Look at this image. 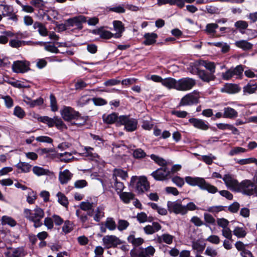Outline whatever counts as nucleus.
<instances>
[{"label":"nucleus","mask_w":257,"mask_h":257,"mask_svg":"<svg viewBox=\"0 0 257 257\" xmlns=\"http://www.w3.org/2000/svg\"><path fill=\"white\" fill-rule=\"evenodd\" d=\"M226 187L232 191H237L239 183L231 175H225L222 178Z\"/></svg>","instance_id":"nucleus-11"},{"label":"nucleus","mask_w":257,"mask_h":257,"mask_svg":"<svg viewBox=\"0 0 257 257\" xmlns=\"http://www.w3.org/2000/svg\"><path fill=\"white\" fill-rule=\"evenodd\" d=\"M238 115V112L233 108L230 107H225L223 109V117L234 118Z\"/></svg>","instance_id":"nucleus-31"},{"label":"nucleus","mask_w":257,"mask_h":257,"mask_svg":"<svg viewBox=\"0 0 257 257\" xmlns=\"http://www.w3.org/2000/svg\"><path fill=\"white\" fill-rule=\"evenodd\" d=\"M138 122L137 119L130 117V115H122L119 116L118 125H123L124 130L128 132L136 131Z\"/></svg>","instance_id":"nucleus-3"},{"label":"nucleus","mask_w":257,"mask_h":257,"mask_svg":"<svg viewBox=\"0 0 257 257\" xmlns=\"http://www.w3.org/2000/svg\"><path fill=\"white\" fill-rule=\"evenodd\" d=\"M192 248L196 254L201 253L205 249V244L200 240L193 241L192 244Z\"/></svg>","instance_id":"nucleus-29"},{"label":"nucleus","mask_w":257,"mask_h":257,"mask_svg":"<svg viewBox=\"0 0 257 257\" xmlns=\"http://www.w3.org/2000/svg\"><path fill=\"white\" fill-rule=\"evenodd\" d=\"M146 155V153L142 149H136L133 151V156L135 159H143L144 158Z\"/></svg>","instance_id":"nucleus-55"},{"label":"nucleus","mask_w":257,"mask_h":257,"mask_svg":"<svg viewBox=\"0 0 257 257\" xmlns=\"http://www.w3.org/2000/svg\"><path fill=\"white\" fill-rule=\"evenodd\" d=\"M144 38L145 40L143 42V44L149 46L156 43L158 35L155 33H147L145 34Z\"/></svg>","instance_id":"nucleus-21"},{"label":"nucleus","mask_w":257,"mask_h":257,"mask_svg":"<svg viewBox=\"0 0 257 257\" xmlns=\"http://www.w3.org/2000/svg\"><path fill=\"white\" fill-rule=\"evenodd\" d=\"M200 189L206 190L211 194H215L218 191L217 187L207 182L204 179L200 186Z\"/></svg>","instance_id":"nucleus-30"},{"label":"nucleus","mask_w":257,"mask_h":257,"mask_svg":"<svg viewBox=\"0 0 257 257\" xmlns=\"http://www.w3.org/2000/svg\"><path fill=\"white\" fill-rule=\"evenodd\" d=\"M37 199L36 193L31 190H30L27 196V201L30 204H34Z\"/></svg>","instance_id":"nucleus-58"},{"label":"nucleus","mask_w":257,"mask_h":257,"mask_svg":"<svg viewBox=\"0 0 257 257\" xmlns=\"http://www.w3.org/2000/svg\"><path fill=\"white\" fill-rule=\"evenodd\" d=\"M199 159L207 165H211L213 163V161L216 159V157L212 154H209L208 155L202 156Z\"/></svg>","instance_id":"nucleus-49"},{"label":"nucleus","mask_w":257,"mask_h":257,"mask_svg":"<svg viewBox=\"0 0 257 257\" xmlns=\"http://www.w3.org/2000/svg\"><path fill=\"white\" fill-rule=\"evenodd\" d=\"M170 170L166 166L162 167L151 173V176L157 181H163L168 178Z\"/></svg>","instance_id":"nucleus-10"},{"label":"nucleus","mask_w":257,"mask_h":257,"mask_svg":"<svg viewBox=\"0 0 257 257\" xmlns=\"http://www.w3.org/2000/svg\"><path fill=\"white\" fill-rule=\"evenodd\" d=\"M14 36V33L10 31H5L2 32V34L0 35V44H6L8 42L9 39L12 38Z\"/></svg>","instance_id":"nucleus-33"},{"label":"nucleus","mask_w":257,"mask_h":257,"mask_svg":"<svg viewBox=\"0 0 257 257\" xmlns=\"http://www.w3.org/2000/svg\"><path fill=\"white\" fill-rule=\"evenodd\" d=\"M216 126L218 128L221 130H230L232 131L233 134H237L238 132V130L232 124L223 123H216Z\"/></svg>","instance_id":"nucleus-37"},{"label":"nucleus","mask_w":257,"mask_h":257,"mask_svg":"<svg viewBox=\"0 0 257 257\" xmlns=\"http://www.w3.org/2000/svg\"><path fill=\"white\" fill-rule=\"evenodd\" d=\"M13 114L20 119H23L26 116L25 111L19 106H16L14 108Z\"/></svg>","instance_id":"nucleus-47"},{"label":"nucleus","mask_w":257,"mask_h":257,"mask_svg":"<svg viewBox=\"0 0 257 257\" xmlns=\"http://www.w3.org/2000/svg\"><path fill=\"white\" fill-rule=\"evenodd\" d=\"M96 206V203L90 202L88 200H87L85 201L81 202L79 207L80 208V210L81 211L90 212V211L93 210V208Z\"/></svg>","instance_id":"nucleus-27"},{"label":"nucleus","mask_w":257,"mask_h":257,"mask_svg":"<svg viewBox=\"0 0 257 257\" xmlns=\"http://www.w3.org/2000/svg\"><path fill=\"white\" fill-rule=\"evenodd\" d=\"M167 207L170 213H174L176 214L185 215L186 214V209L185 206L183 205L178 201H170L167 202Z\"/></svg>","instance_id":"nucleus-8"},{"label":"nucleus","mask_w":257,"mask_h":257,"mask_svg":"<svg viewBox=\"0 0 257 257\" xmlns=\"http://www.w3.org/2000/svg\"><path fill=\"white\" fill-rule=\"evenodd\" d=\"M0 98L4 100L5 104L7 108H11L14 105L13 99L9 95H0Z\"/></svg>","instance_id":"nucleus-54"},{"label":"nucleus","mask_w":257,"mask_h":257,"mask_svg":"<svg viewBox=\"0 0 257 257\" xmlns=\"http://www.w3.org/2000/svg\"><path fill=\"white\" fill-rule=\"evenodd\" d=\"M86 22V17L80 15L72 18L69 19L67 20V24L70 26H77L79 29L82 28V23Z\"/></svg>","instance_id":"nucleus-14"},{"label":"nucleus","mask_w":257,"mask_h":257,"mask_svg":"<svg viewBox=\"0 0 257 257\" xmlns=\"http://www.w3.org/2000/svg\"><path fill=\"white\" fill-rule=\"evenodd\" d=\"M105 207L103 205H100L93 210H92L93 213V218L96 222H99L100 220L104 216Z\"/></svg>","instance_id":"nucleus-19"},{"label":"nucleus","mask_w":257,"mask_h":257,"mask_svg":"<svg viewBox=\"0 0 257 257\" xmlns=\"http://www.w3.org/2000/svg\"><path fill=\"white\" fill-rule=\"evenodd\" d=\"M27 42L24 41H20L17 39H11L9 42V45L13 48H18L23 45H25Z\"/></svg>","instance_id":"nucleus-56"},{"label":"nucleus","mask_w":257,"mask_h":257,"mask_svg":"<svg viewBox=\"0 0 257 257\" xmlns=\"http://www.w3.org/2000/svg\"><path fill=\"white\" fill-rule=\"evenodd\" d=\"M2 224L3 225H8L11 227H14L17 224V222L11 217L3 216L2 218Z\"/></svg>","instance_id":"nucleus-43"},{"label":"nucleus","mask_w":257,"mask_h":257,"mask_svg":"<svg viewBox=\"0 0 257 257\" xmlns=\"http://www.w3.org/2000/svg\"><path fill=\"white\" fill-rule=\"evenodd\" d=\"M76 215L78 218L79 221L82 223V225L84 226V227L87 228L88 226L87 223L88 222L89 219L88 216H92L93 213L92 212H88L86 213L80 209H77L76 211Z\"/></svg>","instance_id":"nucleus-13"},{"label":"nucleus","mask_w":257,"mask_h":257,"mask_svg":"<svg viewBox=\"0 0 257 257\" xmlns=\"http://www.w3.org/2000/svg\"><path fill=\"white\" fill-rule=\"evenodd\" d=\"M172 181L178 187L181 188L184 184V179L179 177L175 176L172 178Z\"/></svg>","instance_id":"nucleus-63"},{"label":"nucleus","mask_w":257,"mask_h":257,"mask_svg":"<svg viewBox=\"0 0 257 257\" xmlns=\"http://www.w3.org/2000/svg\"><path fill=\"white\" fill-rule=\"evenodd\" d=\"M129 225L130 223L127 221L123 219H119L118 221V224L116 227L118 230L121 231L126 229Z\"/></svg>","instance_id":"nucleus-59"},{"label":"nucleus","mask_w":257,"mask_h":257,"mask_svg":"<svg viewBox=\"0 0 257 257\" xmlns=\"http://www.w3.org/2000/svg\"><path fill=\"white\" fill-rule=\"evenodd\" d=\"M12 68L13 71L16 73H24L29 69L28 66L26 63L20 61L14 62Z\"/></svg>","instance_id":"nucleus-15"},{"label":"nucleus","mask_w":257,"mask_h":257,"mask_svg":"<svg viewBox=\"0 0 257 257\" xmlns=\"http://www.w3.org/2000/svg\"><path fill=\"white\" fill-rule=\"evenodd\" d=\"M127 241L135 246H138L142 244L144 242V240L142 238H135L134 234H130L127 237Z\"/></svg>","instance_id":"nucleus-40"},{"label":"nucleus","mask_w":257,"mask_h":257,"mask_svg":"<svg viewBox=\"0 0 257 257\" xmlns=\"http://www.w3.org/2000/svg\"><path fill=\"white\" fill-rule=\"evenodd\" d=\"M113 176L115 179H116L117 177H119L123 180H126L128 178L127 172L120 169H115L113 172Z\"/></svg>","instance_id":"nucleus-42"},{"label":"nucleus","mask_w":257,"mask_h":257,"mask_svg":"<svg viewBox=\"0 0 257 257\" xmlns=\"http://www.w3.org/2000/svg\"><path fill=\"white\" fill-rule=\"evenodd\" d=\"M73 223L69 220L64 221V225L62 227V231L65 233H68L73 229Z\"/></svg>","instance_id":"nucleus-53"},{"label":"nucleus","mask_w":257,"mask_h":257,"mask_svg":"<svg viewBox=\"0 0 257 257\" xmlns=\"http://www.w3.org/2000/svg\"><path fill=\"white\" fill-rule=\"evenodd\" d=\"M162 84L169 89L176 90L177 80L172 77H167L163 79Z\"/></svg>","instance_id":"nucleus-26"},{"label":"nucleus","mask_w":257,"mask_h":257,"mask_svg":"<svg viewBox=\"0 0 257 257\" xmlns=\"http://www.w3.org/2000/svg\"><path fill=\"white\" fill-rule=\"evenodd\" d=\"M196 85V81L189 77L183 78L177 80L176 90L186 91L191 89Z\"/></svg>","instance_id":"nucleus-7"},{"label":"nucleus","mask_w":257,"mask_h":257,"mask_svg":"<svg viewBox=\"0 0 257 257\" xmlns=\"http://www.w3.org/2000/svg\"><path fill=\"white\" fill-rule=\"evenodd\" d=\"M200 98L199 92L194 90L184 96L179 103L180 106H188L196 104L199 103Z\"/></svg>","instance_id":"nucleus-5"},{"label":"nucleus","mask_w":257,"mask_h":257,"mask_svg":"<svg viewBox=\"0 0 257 257\" xmlns=\"http://www.w3.org/2000/svg\"><path fill=\"white\" fill-rule=\"evenodd\" d=\"M86 156L89 157L91 160H94L98 157V155L93 152L94 149L89 147H86L84 148Z\"/></svg>","instance_id":"nucleus-51"},{"label":"nucleus","mask_w":257,"mask_h":257,"mask_svg":"<svg viewBox=\"0 0 257 257\" xmlns=\"http://www.w3.org/2000/svg\"><path fill=\"white\" fill-rule=\"evenodd\" d=\"M233 234L238 238H243L246 235L245 229L243 227H235L233 230Z\"/></svg>","instance_id":"nucleus-44"},{"label":"nucleus","mask_w":257,"mask_h":257,"mask_svg":"<svg viewBox=\"0 0 257 257\" xmlns=\"http://www.w3.org/2000/svg\"><path fill=\"white\" fill-rule=\"evenodd\" d=\"M230 69L232 70L233 77L235 76L236 78H240L244 70L243 66L241 65H237L235 68H231Z\"/></svg>","instance_id":"nucleus-50"},{"label":"nucleus","mask_w":257,"mask_h":257,"mask_svg":"<svg viewBox=\"0 0 257 257\" xmlns=\"http://www.w3.org/2000/svg\"><path fill=\"white\" fill-rule=\"evenodd\" d=\"M241 88L238 85L232 83L226 84L223 88H221V91L222 92H226L228 93L233 94L239 92Z\"/></svg>","instance_id":"nucleus-20"},{"label":"nucleus","mask_w":257,"mask_h":257,"mask_svg":"<svg viewBox=\"0 0 257 257\" xmlns=\"http://www.w3.org/2000/svg\"><path fill=\"white\" fill-rule=\"evenodd\" d=\"M131 183L134 185L136 183V189L138 193H143L149 190L150 184L145 176H133L131 178Z\"/></svg>","instance_id":"nucleus-4"},{"label":"nucleus","mask_w":257,"mask_h":257,"mask_svg":"<svg viewBox=\"0 0 257 257\" xmlns=\"http://www.w3.org/2000/svg\"><path fill=\"white\" fill-rule=\"evenodd\" d=\"M105 225L110 231L114 230L117 227L116 223L113 218L107 217L105 222Z\"/></svg>","instance_id":"nucleus-45"},{"label":"nucleus","mask_w":257,"mask_h":257,"mask_svg":"<svg viewBox=\"0 0 257 257\" xmlns=\"http://www.w3.org/2000/svg\"><path fill=\"white\" fill-rule=\"evenodd\" d=\"M73 174L69 170L65 169L59 173V181L61 184H67L73 177Z\"/></svg>","instance_id":"nucleus-17"},{"label":"nucleus","mask_w":257,"mask_h":257,"mask_svg":"<svg viewBox=\"0 0 257 257\" xmlns=\"http://www.w3.org/2000/svg\"><path fill=\"white\" fill-rule=\"evenodd\" d=\"M37 119L39 121L46 123L49 127L54 126L55 117L51 118L47 116H39L37 117Z\"/></svg>","instance_id":"nucleus-41"},{"label":"nucleus","mask_w":257,"mask_h":257,"mask_svg":"<svg viewBox=\"0 0 257 257\" xmlns=\"http://www.w3.org/2000/svg\"><path fill=\"white\" fill-rule=\"evenodd\" d=\"M174 238L173 235L168 233H164L161 235H157L156 240L159 243L164 242L167 244H171L172 243Z\"/></svg>","instance_id":"nucleus-22"},{"label":"nucleus","mask_w":257,"mask_h":257,"mask_svg":"<svg viewBox=\"0 0 257 257\" xmlns=\"http://www.w3.org/2000/svg\"><path fill=\"white\" fill-rule=\"evenodd\" d=\"M33 27L35 29H37L41 36L45 37L48 35L49 31L43 24L36 22L34 24Z\"/></svg>","instance_id":"nucleus-28"},{"label":"nucleus","mask_w":257,"mask_h":257,"mask_svg":"<svg viewBox=\"0 0 257 257\" xmlns=\"http://www.w3.org/2000/svg\"><path fill=\"white\" fill-rule=\"evenodd\" d=\"M113 25L114 30L116 31V33L114 34V37L115 38H120L121 36L122 33L124 30L122 23L119 21H114Z\"/></svg>","instance_id":"nucleus-24"},{"label":"nucleus","mask_w":257,"mask_h":257,"mask_svg":"<svg viewBox=\"0 0 257 257\" xmlns=\"http://www.w3.org/2000/svg\"><path fill=\"white\" fill-rule=\"evenodd\" d=\"M257 90V84L256 83H248L243 88L244 94H250L255 93Z\"/></svg>","instance_id":"nucleus-35"},{"label":"nucleus","mask_w":257,"mask_h":257,"mask_svg":"<svg viewBox=\"0 0 257 257\" xmlns=\"http://www.w3.org/2000/svg\"><path fill=\"white\" fill-rule=\"evenodd\" d=\"M92 33L93 34L99 35L102 39H109L114 37V34L109 31L104 30L102 27L92 30Z\"/></svg>","instance_id":"nucleus-18"},{"label":"nucleus","mask_w":257,"mask_h":257,"mask_svg":"<svg viewBox=\"0 0 257 257\" xmlns=\"http://www.w3.org/2000/svg\"><path fill=\"white\" fill-rule=\"evenodd\" d=\"M235 45L243 50L247 51L252 49L253 45L246 40H239L235 42Z\"/></svg>","instance_id":"nucleus-32"},{"label":"nucleus","mask_w":257,"mask_h":257,"mask_svg":"<svg viewBox=\"0 0 257 257\" xmlns=\"http://www.w3.org/2000/svg\"><path fill=\"white\" fill-rule=\"evenodd\" d=\"M16 167L21 170L22 172L28 173L31 170V165L29 163L21 162L17 164Z\"/></svg>","instance_id":"nucleus-46"},{"label":"nucleus","mask_w":257,"mask_h":257,"mask_svg":"<svg viewBox=\"0 0 257 257\" xmlns=\"http://www.w3.org/2000/svg\"><path fill=\"white\" fill-rule=\"evenodd\" d=\"M189 122L195 128L202 131L208 130L209 123L203 119L196 118H191Z\"/></svg>","instance_id":"nucleus-12"},{"label":"nucleus","mask_w":257,"mask_h":257,"mask_svg":"<svg viewBox=\"0 0 257 257\" xmlns=\"http://www.w3.org/2000/svg\"><path fill=\"white\" fill-rule=\"evenodd\" d=\"M108 12H114L118 14H123L125 12V9L123 5H115L112 7H107Z\"/></svg>","instance_id":"nucleus-38"},{"label":"nucleus","mask_w":257,"mask_h":257,"mask_svg":"<svg viewBox=\"0 0 257 257\" xmlns=\"http://www.w3.org/2000/svg\"><path fill=\"white\" fill-rule=\"evenodd\" d=\"M33 173L37 176L48 175L49 171L42 167L35 166L33 168Z\"/></svg>","instance_id":"nucleus-52"},{"label":"nucleus","mask_w":257,"mask_h":257,"mask_svg":"<svg viewBox=\"0 0 257 257\" xmlns=\"http://www.w3.org/2000/svg\"><path fill=\"white\" fill-rule=\"evenodd\" d=\"M61 113L62 118L66 121H70L72 119H80L82 121L81 122L74 123V124L78 126L85 124L88 119L87 116H81L78 111L75 110L71 107H64Z\"/></svg>","instance_id":"nucleus-2"},{"label":"nucleus","mask_w":257,"mask_h":257,"mask_svg":"<svg viewBox=\"0 0 257 257\" xmlns=\"http://www.w3.org/2000/svg\"><path fill=\"white\" fill-rule=\"evenodd\" d=\"M7 257H21L25 255L24 250L22 247L11 248L6 253Z\"/></svg>","instance_id":"nucleus-25"},{"label":"nucleus","mask_w":257,"mask_h":257,"mask_svg":"<svg viewBox=\"0 0 257 257\" xmlns=\"http://www.w3.org/2000/svg\"><path fill=\"white\" fill-rule=\"evenodd\" d=\"M24 214L27 219L33 223L35 228L43 225L42 219L45 217V212L43 209L36 205L34 209H25Z\"/></svg>","instance_id":"nucleus-1"},{"label":"nucleus","mask_w":257,"mask_h":257,"mask_svg":"<svg viewBox=\"0 0 257 257\" xmlns=\"http://www.w3.org/2000/svg\"><path fill=\"white\" fill-rule=\"evenodd\" d=\"M48 230H52L54 227V223L52 217H47L45 218L44 223H43Z\"/></svg>","instance_id":"nucleus-62"},{"label":"nucleus","mask_w":257,"mask_h":257,"mask_svg":"<svg viewBox=\"0 0 257 257\" xmlns=\"http://www.w3.org/2000/svg\"><path fill=\"white\" fill-rule=\"evenodd\" d=\"M218 27V25L215 23L208 24L206 26V31L209 34H214L215 30Z\"/></svg>","instance_id":"nucleus-61"},{"label":"nucleus","mask_w":257,"mask_h":257,"mask_svg":"<svg viewBox=\"0 0 257 257\" xmlns=\"http://www.w3.org/2000/svg\"><path fill=\"white\" fill-rule=\"evenodd\" d=\"M50 99L51 110L54 112L57 111L58 109V107L55 96L53 94H51L50 96Z\"/></svg>","instance_id":"nucleus-60"},{"label":"nucleus","mask_w":257,"mask_h":257,"mask_svg":"<svg viewBox=\"0 0 257 257\" xmlns=\"http://www.w3.org/2000/svg\"><path fill=\"white\" fill-rule=\"evenodd\" d=\"M54 126L61 131L67 129L66 125L63 122L61 118H58V117H55Z\"/></svg>","instance_id":"nucleus-57"},{"label":"nucleus","mask_w":257,"mask_h":257,"mask_svg":"<svg viewBox=\"0 0 257 257\" xmlns=\"http://www.w3.org/2000/svg\"><path fill=\"white\" fill-rule=\"evenodd\" d=\"M103 244L106 248L115 247L122 243L121 240L117 236L113 235H105L102 238Z\"/></svg>","instance_id":"nucleus-9"},{"label":"nucleus","mask_w":257,"mask_h":257,"mask_svg":"<svg viewBox=\"0 0 257 257\" xmlns=\"http://www.w3.org/2000/svg\"><path fill=\"white\" fill-rule=\"evenodd\" d=\"M56 196L58 197V202L63 206L67 207L68 204L67 197L61 192H59Z\"/></svg>","instance_id":"nucleus-48"},{"label":"nucleus","mask_w":257,"mask_h":257,"mask_svg":"<svg viewBox=\"0 0 257 257\" xmlns=\"http://www.w3.org/2000/svg\"><path fill=\"white\" fill-rule=\"evenodd\" d=\"M200 65L204 66L210 71V73L214 75L215 71V65L214 62L202 60L200 62Z\"/></svg>","instance_id":"nucleus-39"},{"label":"nucleus","mask_w":257,"mask_h":257,"mask_svg":"<svg viewBox=\"0 0 257 257\" xmlns=\"http://www.w3.org/2000/svg\"><path fill=\"white\" fill-rule=\"evenodd\" d=\"M238 188L237 192H241L247 195H251L257 192L256 185L249 180L242 181L239 183Z\"/></svg>","instance_id":"nucleus-6"},{"label":"nucleus","mask_w":257,"mask_h":257,"mask_svg":"<svg viewBox=\"0 0 257 257\" xmlns=\"http://www.w3.org/2000/svg\"><path fill=\"white\" fill-rule=\"evenodd\" d=\"M102 119L104 123L110 124L116 123L118 125L119 116L115 112H112L109 114H104L102 115Z\"/></svg>","instance_id":"nucleus-16"},{"label":"nucleus","mask_w":257,"mask_h":257,"mask_svg":"<svg viewBox=\"0 0 257 257\" xmlns=\"http://www.w3.org/2000/svg\"><path fill=\"white\" fill-rule=\"evenodd\" d=\"M198 75L201 79L206 82L213 80L215 78L214 75L210 73H208L204 70H199L198 71Z\"/></svg>","instance_id":"nucleus-34"},{"label":"nucleus","mask_w":257,"mask_h":257,"mask_svg":"<svg viewBox=\"0 0 257 257\" xmlns=\"http://www.w3.org/2000/svg\"><path fill=\"white\" fill-rule=\"evenodd\" d=\"M248 26L247 22L242 20L237 21L234 24V26L238 30L246 29Z\"/></svg>","instance_id":"nucleus-64"},{"label":"nucleus","mask_w":257,"mask_h":257,"mask_svg":"<svg viewBox=\"0 0 257 257\" xmlns=\"http://www.w3.org/2000/svg\"><path fill=\"white\" fill-rule=\"evenodd\" d=\"M185 179L186 183L189 185L192 186H197L200 189L204 180V178H203L192 177L190 176L186 177Z\"/></svg>","instance_id":"nucleus-23"},{"label":"nucleus","mask_w":257,"mask_h":257,"mask_svg":"<svg viewBox=\"0 0 257 257\" xmlns=\"http://www.w3.org/2000/svg\"><path fill=\"white\" fill-rule=\"evenodd\" d=\"M121 200L125 204H128L134 198V195L131 192H122L119 194Z\"/></svg>","instance_id":"nucleus-36"}]
</instances>
